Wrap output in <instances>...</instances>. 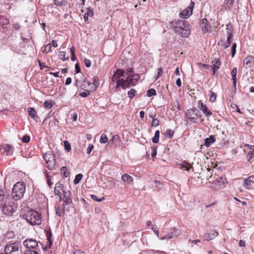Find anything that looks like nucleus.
<instances>
[{
	"label": "nucleus",
	"mask_w": 254,
	"mask_h": 254,
	"mask_svg": "<svg viewBox=\"0 0 254 254\" xmlns=\"http://www.w3.org/2000/svg\"><path fill=\"white\" fill-rule=\"evenodd\" d=\"M198 108L202 111L205 116L208 118L212 116V112L208 109L206 106L201 101H198Z\"/></svg>",
	"instance_id": "9b49d317"
},
{
	"label": "nucleus",
	"mask_w": 254,
	"mask_h": 254,
	"mask_svg": "<svg viewBox=\"0 0 254 254\" xmlns=\"http://www.w3.org/2000/svg\"><path fill=\"white\" fill-rule=\"evenodd\" d=\"M1 150L3 154L6 156H11L13 153V147L8 144L3 145L1 147Z\"/></svg>",
	"instance_id": "ddd939ff"
},
{
	"label": "nucleus",
	"mask_w": 254,
	"mask_h": 254,
	"mask_svg": "<svg viewBox=\"0 0 254 254\" xmlns=\"http://www.w3.org/2000/svg\"><path fill=\"white\" fill-rule=\"evenodd\" d=\"M20 247L17 243H9L4 247L3 252L5 254H21Z\"/></svg>",
	"instance_id": "39448f33"
},
{
	"label": "nucleus",
	"mask_w": 254,
	"mask_h": 254,
	"mask_svg": "<svg viewBox=\"0 0 254 254\" xmlns=\"http://www.w3.org/2000/svg\"><path fill=\"white\" fill-rule=\"evenodd\" d=\"M65 53L63 51L60 52L59 54V57L60 59H61L63 61H65L66 60V58H65Z\"/></svg>",
	"instance_id": "a18cd8bd"
},
{
	"label": "nucleus",
	"mask_w": 254,
	"mask_h": 254,
	"mask_svg": "<svg viewBox=\"0 0 254 254\" xmlns=\"http://www.w3.org/2000/svg\"><path fill=\"white\" fill-rule=\"evenodd\" d=\"M215 141V138L214 136L210 135L208 138L205 140L204 145L206 147H209L212 143Z\"/></svg>",
	"instance_id": "4be33fe9"
},
{
	"label": "nucleus",
	"mask_w": 254,
	"mask_h": 254,
	"mask_svg": "<svg viewBox=\"0 0 254 254\" xmlns=\"http://www.w3.org/2000/svg\"><path fill=\"white\" fill-rule=\"evenodd\" d=\"M51 45L50 44H47L42 50V53H47L51 52Z\"/></svg>",
	"instance_id": "473e14b6"
},
{
	"label": "nucleus",
	"mask_w": 254,
	"mask_h": 254,
	"mask_svg": "<svg viewBox=\"0 0 254 254\" xmlns=\"http://www.w3.org/2000/svg\"><path fill=\"white\" fill-rule=\"evenodd\" d=\"M54 104V102L53 101L49 100L44 102V105L46 108H51L52 107Z\"/></svg>",
	"instance_id": "c756f323"
},
{
	"label": "nucleus",
	"mask_w": 254,
	"mask_h": 254,
	"mask_svg": "<svg viewBox=\"0 0 254 254\" xmlns=\"http://www.w3.org/2000/svg\"><path fill=\"white\" fill-rule=\"evenodd\" d=\"M85 65L86 67H89L91 65V62L90 60L85 59L84 60Z\"/></svg>",
	"instance_id": "4d7b16f0"
},
{
	"label": "nucleus",
	"mask_w": 254,
	"mask_h": 254,
	"mask_svg": "<svg viewBox=\"0 0 254 254\" xmlns=\"http://www.w3.org/2000/svg\"><path fill=\"white\" fill-rule=\"evenodd\" d=\"M75 70L76 73H79L80 72V68L78 64H76L75 65Z\"/></svg>",
	"instance_id": "e2e57ef3"
},
{
	"label": "nucleus",
	"mask_w": 254,
	"mask_h": 254,
	"mask_svg": "<svg viewBox=\"0 0 254 254\" xmlns=\"http://www.w3.org/2000/svg\"><path fill=\"white\" fill-rule=\"evenodd\" d=\"M93 148H94L93 145L91 144H89L87 148V153L88 154H89Z\"/></svg>",
	"instance_id": "864d4df0"
},
{
	"label": "nucleus",
	"mask_w": 254,
	"mask_h": 254,
	"mask_svg": "<svg viewBox=\"0 0 254 254\" xmlns=\"http://www.w3.org/2000/svg\"><path fill=\"white\" fill-rule=\"evenodd\" d=\"M82 177L83 175L81 174H78L76 175L73 181L74 184L75 185L78 184L79 182L81 181Z\"/></svg>",
	"instance_id": "2f4dec72"
},
{
	"label": "nucleus",
	"mask_w": 254,
	"mask_h": 254,
	"mask_svg": "<svg viewBox=\"0 0 254 254\" xmlns=\"http://www.w3.org/2000/svg\"><path fill=\"white\" fill-rule=\"evenodd\" d=\"M71 79L70 77H67L66 79V81H65V84L67 85H69L71 83Z\"/></svg>",
	"instance_id": "69168bd1"
},
{
	"label": "nucleus",
	"mask_w": 254,
	"mask_h": 254,
	"mask_svg": "<svg viewBox=\"0 0 254 254\" xmlns=\"http://www.w3.org/2000/svg\"><path fill=\"white\" fill-rule=\"evenodd\" d=\"M30 136L28 135H24L22 138V140L23 142L28 143L30 141Z\"/></svg>",
	"instance_id": "603ef678"
},
{
	"label": "nucleus",
	"mask_w": 254,
	"mask_h": 254,
	"mask_svg": "<svg viewBox=\"0 0 254 254\" xmlns=\"http://www.w3.org/2000/svg\"><path fill=\"white\" fill-rule=\"evenodd\" d=\"M61 191H64L63 185L59 182L57 183L55 185L54 192L56 195H59L60 200H62Z\"/></svg>",
	"instance_id": "f3484780"
},
{
	"label": "nucleus",
	"mask_w": 254,
	"mask_h": 254,
	"mask_svg": "<svg viewBox=\"0 0 254 254\" xmlns=\"http://www.w3.org/2000/svg\"><path fill=\"white\" fill-rule=\"evenodd\" d=\"M252 184H254V176H251L245 180L244 185L247 189L251 190L252 189Z\"/></svg>",
	"instance_id": "dca6fc26"
},
{
	"label": "nucleus",
	"mask_w": 254,
	"mask_h": 254,
	"mask_svg": "<svg viewBox=\"0 0 254 254\" xmlns=\"http://www.w3.org/2000/svg\"><path fill=\"white\" fill-rule=\"evenodd\" d=\"M13 212L14 209L12 206L4 205L2 207V212L6 215H11Z\"/></svg>",
	"instance_id": "6ab92c4d"
},
{
	"label": "nucleus",
	"mask_w": 254,
	"mask_h": 254,
	"mask_svg": "<svg viewBox=\"0 0 254 254\" xmlns=\"http://www.w3.org/2000/svg\"><path fill=\"white\" fill-rule=\"evenodd\" d=\"M25 192V185L24 182H18L13 186L11 195L15 200L21 199Z\"/></svg>",
	"instance_id": "20e7f679"
},
{
	"label": "nucleus",
	"mask_w": 254,
	"mask_h": 254,
	"mask_svg": "<svg viewBox=\"0 0 254 254\" xmlns=\"http://www.w3.org/2000/svg\"><path fill=\"white\" fill-rule=\"evenodd\" d=\"M64 146L65 149L68 152L70 151L71 147H70V145L69 142L67 140H64Z\"/></svg>",
	"instance_id": "4c0bfd02"
},
{
	"label": "nucleus",
	"mask_w": 254,
	"mask_h": 254,
	"mask_svg": "<svg viewBox=\"0 0 254 254\" xmlns=\"http://www.w3.org/2000/svg\"><path fill=\"white\" fill-rule=\"evenodd\" d=\"M54 4L58 6H62L65 5L66 3V0H54Z\"/></svg>",
	"instance_id": "a878e982"
},
{
	"label": "nucleus",
	"mask_w": 254,
	"mask_h": 254,
	"mask_svg": "<svg viewBox=\"0 0 254 254\" xmlns=\"http://www.w3.org/2000/svg\"><path fill=\"white\" fill-rule=\"evenodd\" d=\"M172 238H173L172 234H170V233H169L167 235H166L165 236H164L163 237H161L160 238V239L162 240H166V239H172Z\"/></svg>",
	"instance_id": "49530a36"
},
{
	"label": "nucleus",
	"mask_w": 254,
	"mask_h": 254,
	"mask_svg": "<svg viewBox=\"0 0 254 254\" xmlns=\"http://www.w3.org/2000/svg\"><path fill=\"white\" fill-rule=\"evenodd\" d=\"M154 183L155 184L156 189L159 190V189L161 188V187L162 186V184H161V183L160 181H155L154 182Z\"/></svg>",
	"instance_id": "052dcab7"
},
{
	"label": "nucleus",
	"mask_w": 254,
	"mask_h": 254,
	"mask_svg": "<svg viewBox=\"0 0 254 254\" xmlns=\"http://www.w3.org/2000/svg\"><path fill=\"white\" fill-rule=\"evenodd\" d=\"M88 84L89 86H90V89H91L92 91L96 90V86L94 83L88 82Z\"/></svg>",
	"instance_id": "5fc2aeb1"
},
{
	"label": "nucleus",
	"mask_w": 254,
	"mask_h": 254,
	"mask_svg": "<svg viewBox=\"0 0 254 254\" xmlns=\"http://www.w3.org/2000/svg\"><path fill=\"white\" fill-rule=\"evenodd\" d=\"M43 157L48 169L49 170L54 169L56 163L55 155L51 152H48L44 155Z\"/></svg>",
	"instance_id": "423d86ee"
},
{
	"label": "nucleus",
	"mask_w": 254,
	"mask_h": 254,
	"mask_svg": "<svg viewBox=\"0 0 254 254\" xmlns=\"http://www.w3.org/2000/svg\"><path fill=\"white\" fill-rule=\"evenodd\" d=\"M156 92L154 89L151 88L149 89L147 92V95L148 97H151L152 96L156 95Z\"/></svg>",
	"instance_id": "58836bf2"
},
{
	"label": "nucleus",
	"mask_w": 254,
	"mask_h": 254,
	"mask_svg": "<svg viewBox=\"0 0 254 254\" xmlns=\"http://www.w3.org/2000/svg\"><path fill=\"white\" fill-rule=\"evenodd\" d=\"M23 245L27 248L34 250H39L38 242L35 239H27L23 242Z\"/></svg>",
	"instance_id": "9d476101"
},
{
	"label": "nucleus",
	"mask_w": 254,
	"mask_h": 254,
	"mask_svg": "<svg viewBox=\"0 0 254 254\" xmlns=\"http://www.w3.org/2000/svg\"><path fill=\"white\" fill-rule=\"evenodd\" d=\"M70 50V52L71 53V60L73 61H74L76 59V58L74 55L73 48V47L71 48Z\"/></svg>",
	"instance_id": "13d9d810"
},
{
	"label": "nucleus",
	"mask_w": 254,
	"mask_h": 254,
	"mask_svg": "<svg viewBox=\"0 0 254 254\" xmlns=\"http://www.w3.org/2000/svg\"><path fill=\"white\" fill-rule=\"evenodd\" d=\"M136 93V91L134 90V89H131L129 91H128V95L130 99H132L133 97H134Z\"/></svg>",
	"instance_id": "c9c22d12"
},
{
	"label": "nucleus",
	"mask_w": 254,
	"mask_h": 254,
	"mask_svg": "<svg viewBox=\"0 0 254 254\" xmlns=\"http://www.w3.org/2000/svg\"><path fill=\"white\" fill-rule=\"evenodd\" d=\"M122 181L126 184H130L133 181V178L130 175L127 174H124L122 176Z\"/></svg>",
	"instance_id": "412c9836"
},
{
	"label": "nucleus",
	"mask_w": 254,
	"mask_h": 254,
	"mask_svg": "<svg viewBox=\"0 0 254 254\" xmlns=\"http://www.w3.org/2000/svg\"><path fill=\"white\" fill-rule=\"evenodd\" d=\"M218 235V233L215 230L210 231L209 233L204 235V238L207 241H209Z\"/></svg>",
	"instance_id": "a211bd4d"
},
{
	"label": "nucleus",
	"mask_w": 254,
	"mask_h": 254,
	"mask_svg": "<svg viewBox=\"0 0 254 254\" xmlns=\"http://www.w3.org/2000/svg\"><path fill=\"white\" fill-rule=\"evenodd\" d=\"M91 197L94 200H95V201H98V202L101 201H102L104 199V197H103L102 198L98 199L97 196H96L95 195H93V194L91 195Z\"/></svg>",
	"instance_id": "3c124183"
},
{
	"label": "nucleus",
	"mask_w": 254,
	"mask_h": 254,
	"mask_svg": "<svg viewBox=\"0 0 254 254\" xmlns=\"http://www.w3.org/2000/svg\"><path fill=\"white\" fill-rule=\"evenodd\" d=\"M176 33L182 37H188L190 34V25L187 21L179 20L176 22L174 26Z\"/></svg>",
	"instance_id": "f03ea898"
},
{
	"label": "nucleus",
	"mask_w": 254,
	"mask_h": 254,
	"mask_svg": "<svg viewBox=\"0 0 254 254\" xmlns=\"http://www.w3.org/2000/svg\"><path fill=\"white\" fill-rule=\"evenodd\" d=\"M73 254H86L84 252H82L80 250H76L74 252Z\"/></svg>",
	"instance_id": "774afa93"
},
{
	"label": "nucleus",
	"mask_w": 254,
	"mask_h": 254,
	"mask_svg": "<svg viewBox=\"0 0 254 254\" xmlns=\"http://www.w3.org/2000/svg\"><path fill=\"white\" fill-rule=\"evenodd\" d=\"M194 5V2L191 1L190 5L180 13V16L182 18H188L192 13L193 8Z\"/></svg>",
	"instance_id": "1a4fd4ad"
},
{
	"label": "nucleus",
	"mask_w": 254,
	"mask_h": 254,
	"mask_svg": "<svg viewBox=\"0 0 254 254\" xmlns=\"http://www.w3.org/2000/svg\"><path fill=\"white\" fill-rule=\"evenodd\" d=\"M163 69L162 68H159L158 70V72H157V77L156 78V79L157 78H158L159 77H160V76L162 75V73H163Z\"/></svg>",
	"instance_id": "680f3d73"
},
{
	"label": "nucleus",
	"mask_w": 254,
	"mask_h": 254,
	"mask_svg": "<svg viewBox=\"0 0 254 254\" xmlns=\"http://www.w3.org/2000/svg\"><path fill=\"white\" fill-rule=\"evenodd\" d=\"M159 121L157 119H153L152 123L151 126L156 127L159 125Z\"/></svg>",
	"instance_id": "bf43d9fd"
},
{
	"label": "nucleus",
	"mask_w": 254,
	"mask_h": 254,
	"mask_svg": "<svg viewBox=\"0 0 254 254\" xmlns=\"http://www.w3.org/2000/svg\"><path fill=\"white\" fill-rule=\"evenodd\" d=\"M226 179L225 178H223L221 177H218L214 183L215 185L218 184L219 186H220L221 184H224L226 182ZM213 183V182H212Z\"/></svg>",
	"instance_id": "5701e85b"
},
{
	"label": "nucleus",
	"mask_w": 254,
	"mask_h": 254,
	"mask_svg": "<svg viewBox=\"0 0 254 254\" xmlns=\"http://www.w3.org/2000/svg\"><path fill=\"white\" fill-rule=\"evenodd\" d=\"M159 134H160L159 130H156L155 132L154 137L152 138V141L153 143H157L159 142Z\"/></svg>",
	"instance_id": "c85d7f7f"
},
{
	"label": "nucleus",
	"mask_w": 254,
	"mask_h": 254,
	"mask_svg": "<svg viewBox=\"0 0 254 254\" xmlns=\"http://www.w3.org/2000/svg\"><path fill=\"white\" fill-rule=\"evenodd\" d=\"M186 116L190 121L197 123L196 119L200 118L201 115L200 114L199 111L195 108H191L186 112Z\"/></svg>",
	"instance_id": "6e6552de"
},
{
	"label": "nucleus",
	"mask_w": 254,
	"mask_h": 254,
	"mask_svg": "<svg viewBox=\"0 0 254 254\" xmlns=\"http://www.w3.org/2000/svg\"><path fill=\"white\" fill-rule=\"evenodd\" d=\"M232 32H229L228 34V36H227V42L228 44H231V39H232Z\"/></svg>",
	"instance_id": "09e8293b"
},
{
	"label": "nucleus",
	"mask_w": 254,
	"mask_h": 254,
	"mask_svg": "<svg viewBox=\"0 0 254 254\" xmlns=\"http://www.w3.org/2000/svg\"><path fill=\"white\" fill-rule=\"evenodd\" d=\"M40 250H28L26 251L24 254H39Z\"/></svg>",
	"instance_id": "f704fd0d"
},
{
	"label": "nucleus",
	"mask_w": 254,
	"mask_h": 254,
	"mask_svg": "<svg viewBox=\"0 0 254 254\" xmlns=\"http://www.w3.org/2000/svg\"><path fill=\"white\" fill-rule=\"evenodd\" d=\"M200 25L203 33H207L210 28V26L208 24V21L205 18L201 20Z\"/></svg>",
	"instance_id": "2eb2a0df"
},
{
	"label": "nucleus",
	"mask_w": 254,
	"mask_h": 254,
	"mask_svg": "<svg viewBox=\"0 0 254 254\" xmlns=\"http://www.w3.org/2000/svg\"><path fill=\"white\" fill-rule=\"evenodd\" d=\"M236 43H233V44L232 45V57H234V55H235L236 54Z\"/></svg>",
	"instance_id": "8fccbe9b"
},
{
	"label": "nucleus",
	"mask_w": 254,
	"mask_h": 254,
	"mask_svg": "<svg viewBox=\"0 0 254 254\" xmlns=\"http://www.w3.org/2000/svg\"><path fill=\"white\" fill-rule=\"evenodd\" d=\"M5 198V192L1 188H0V201H2Z\"/></svg>",
	"instance_id": "e433bc0d"
},
{
	"label": "nucleus",
	"mask_w": 254,
	"mask_h": 254,
	"mask_svg": "<svg viewBox=\"0 0 254 254\" xmlns=\"http://www.w3.org/2000/svg\"><path fill=\"white\" fill-rule=\"evenodd\" d=\"M198 64L199 65H200L201 67H204V68H207V69H209V68L210 67V65H209L208 64H204L199 63Z\"/></svg>",
	"instance_id": "0e129e2a"
},
{
	"label": "nucleus",
	"mask_w": 254,
	"mask_h": 254,
	"mask_svg": "<svg viewBox=\"0 0 254 254\" xmlns=\"http://www.w3.org/2000/svg\"><path fill=\"white\" fill-rule=\"evenodd\" d=\"M174 131L170 129H167L165 132V135L167 136H168L169 138H172L174 134Z\"/></svg>",
	"instance_id": "ea45409f"
},
{
	"label": "nucleus",
	"mask_w": 254,
	"mask_h": 254,
	"mask_svg": "<svg viewBox=\"0 0 254 254\" xmlns=\"http://www.w3.org/2000/svg\"><path fill=\"white\" fill-rule=\"evenodd\" d=\"M157 147L155 146H154L152 147V154H151L152 157H154L156 156V155L157 154Z\"/></svg>",
	"instance_id": "6e6d98bb"
},
{
	"label": "nucleus",
	"mask_w": 254,
	"mask_h": 254,
	"mask_svg": "<svg viewBox=\"0 0 254 254\" xmlns=\"http://www.w3.org/2000/svg\"><path fill=\"white\" fill-rule=\"evenodd\" d=\"M254 65V57L248 56L244 61V66L247 69Z\"/></svg>",
	"instance_id": "4468645a"
},
{
	"label": "nucleus",
	"mask_w": 254,
	"mask_h": 254,
	"mask_svg": "<svg viewBox=\"0 0 254 254\" xmlns=\"http://www.w3.org/2000/svg\"><path fill=\"white\" fill-rule=\"evenodd\" d=\"M125 71L122 69H117L114 73L116 75L118 80H117L116 87L118 88L119 86L122 87L123 89L129 87L130 86H134L136 84L138 79V76L137 75V78H132V75H130L126 78V79L120 78L124 75Z\"/></svg>",
	"instance_id": "f257e3e1"
},
{
	"label": "nucleus",
	"mask_w": 254,
	"mask_h": 254,
	"mask_svg": "<svg viewBox=\"0 0 254 254\" xmlns=\"http://www.w3.org/2000/svg\"><path fill=\"white\" fill-rule=\"evenodd\" d=\"M181 231L177 230H174L173 232L170 233L172 234L173 238L174 237H177L179 235L181 234Z\"/></svg>",
	"instance_id": "37998d69"
},
{
	"label": "nucleus",
	"mask_w": 254,
	"mask_h": 254,
	"mask_svg": "<svg viewBox=\"0 0 254 254\" xmlns=\"http://www.w3.org/2000/svg\"><path fill=\"white\" fill-rule=\"evenodd\" d=\"M254 157V148L253 150L250 151L248 152L247 155V158L248 160L249 161H250V160Z\"/></svg>",
	"instance_id": "a19ab883"
},
{
	"label": "nucleus",
	"mask_w": 254,
	"mask_h": 254,
	"mask_svg": "<svg viewBox=\"0 0 254 254\" xmlns=\"http://www.w3.org/2000/svg\"><path fill=\"white\" fill-rule=\"evenodd\" d=\"M90 94V91L87 90L86 91H84L82 92H81L79 94V95L82 97H86Z\"/></svg>",
	"instance_id": "c03bdc74"
},
{
	"label": "nucleus",
	"mask_w": 254,
	"mask_h": 254,
	"mask_svg": "<svg viewBox=\"0 0 254 254\" xmlns=\"http://www.w3.org/2000/svg\"><path fill=\"white\" fill-rule=\"evenodd\" d=\"M239 245L241 247H245V242L243 240H240L239 241Z\"/></svg>",
	"instance_id": "338daca9"
},
{
	"label": "nucleus",
	"mask_w": 254,
	"mask_h": 254,
	"mask_svg": "<svg viewBox=\"0 0 254 254\" xmlns=\"http://www.w3.org/2000/svg\"><path fill=\"white\" fill-rule=\"evenodd\" d=\"M9 23V20L7 18L4 17L1 13H0V26H3Z\"/></svg>",
	"instance_id": "b1692460"
},
{
	"label": "nucleus",
	"mask_w": 254,
	"mask_h": 254,
	"mask_svg": "<svg viewBox=\"0 0 254 254\" xmlns=\"http://www.w3.org/2000/svg\"><path fill=\"white\" fill-rule=\"evenodd\" d=\"M28 112L29 115L33 119H35L36 117H37V112L34 108L32 107L29 108L28 109Z\"/></svg>",
	"instance_id": "393cba45"
},
{
	"label": "nucleus",
	"mask_w": 254,
	"mask_h": 254,
	"mask_svg": "<svg viewBox=\"0 0 254 254\" xmlns=\"http://www.w3.org/2000/svg\"><path fill=\"white\" fill-rule=\"evenodd\" d=\"M216 94L213 91H210V95L209 100L210 102L213 103L215 101L216 99Z\"/></svg>",
	"instance_id": "7c9ffc66"
},
{
	"label": "nucleus",
	"mask_w": 254,
	"mask_h": 254,
	"mask_svg": "<svg viewBox=\"0 0 254 254\" xmlns=\"http://www.w3.org/2000/svg\"><path fill=\"white\" fill-rule=\"evenodd\" d=\"M120 140V137L118 135H114L113 136L112 139L110 140L113 142V143H116V141Z\"/></svg>",
	"instance_id": "de8ad7c7"
},
{
	"label": "nucleus",
	"mask_w": 254,
	"mask_h": 254,
	"mask_svg": "<svg viewBox=\"0 0 254 254\" xmlns=\"http://www.w3.org/2000/svg\"><path fill=\"white\" fill-rule=\"evenodd\" d=\"M237 69L236 67H234L231 71V74L232 76V80L233 81V87L236 89V84H237Z\"/></svg>",
	"instance_id": "aec40b11"
},
{
	"label": "nucleus",
	"mask_w": 254,
	"mask_h": 254,
	"mask_svg": "<svg viewBox=\"0 0 254 254\" xmlns=\"http://www.w3.org/2000/svg\"><path fill=\"white\" fill-rule=\"evenodd\" d=\"M212 65L211 68L213 72V74L215 76L218 75L217 70L220 68L221 65V62L219 59H215L212 61Z\"/></svg>",
	"instance_id": "f8f14e48"
},
{
	"label": "nucleus",
	"mask_w": 254,
	"mask_h": 254,
	"mask_svg": "<svg viewBox=\"0 0 254 254\" xmlns=\"http://www.w3.org/2000/svg\"><path fill=\"white\" fill-rule=\"evenodd\" d=\"M24 218L32 225H40L42 222L41 215L32 209L28 210L24 215Z\"/></svg>",
	"instance_id": "7ed1b4c3"
},
{
	"label": "nucleus",
	"mask_w": 254,
	"mask_h": 254,
	"mask_svg": "<svg viewBox=\"0 0 254 254\" xmlns=\"http://www.w3.org/2000/svg\"><path fill=\"white\" fill-rule=\"evenodd\" d=\"M181 166L182 168L187 171H189L191 168H192V166L190 164L185 161L182 163Z\"/></svg>",
	"instance_id": "bb28decb"
},
{
	"label": "nucleus",
	"mask_w": 254,
	"mask_h": 254,
	"mask_svg": "<svg viewBox=\"0 0 254 254\" xmlns=\"http://www.w3.org/2000/svg\"><path fill=\"white\" fill-rule=\"evenodd\" d=\"M63 200L64 202V211H65L66 208V206H67V210L69 211V208H71L72 207V201L71 198V194L70 191H63Z\"/></svg>",
	"instance_id": "0eeeda50"
},
{
	"label": "nucleus",
	"mask_w": 254,
	"mask_h": 254,
	"mask_svg": "<svg viewBox=\"0 0 254 254\" xmlns=\"http://www.w3.org/2000/svg\"><path fill=\"white\" fill-rule=\"evenodd\" d=\"M93 15V12L92 9L89 8L87 9V11L85 13L84 15V18L85 20H87L89 16H92Z\"/></svg>",
	"instance_id": "cd10ccee"
},
{
	"label": "nucleus",
	"mask_w": 254,
	"mask_h": 254,
	"mask_svg": "<svg viewBox=\"0 0 254 254\" xmlns=\"http://www.w3.org/2000/svg\"><path fill=\"white\" fill-rule=\"evenodd\" d=\"M151 229L153 230L154 233L156 235L158 238H159V233L158 231V228L156 226H152L151 227Z\"/></svg>",
	"instance_id": "79ce46f5"
},
{
	"label": "nucleus",
	"mask_w": 254,
	"mask_h": 254,
	"mask_svg": "<svg viewBox=\"0 0 254 254\" xmlns=\"http://www.w3.org/2000/svg\"><path fill=\"white\" fill-rule=\"evenodd\" d=\"M108 140V138L105 134H102L100 139V142L101 143H105Z\"/></svg>",
	"instance_id": "72a5a7b5"
}]
</instances>
